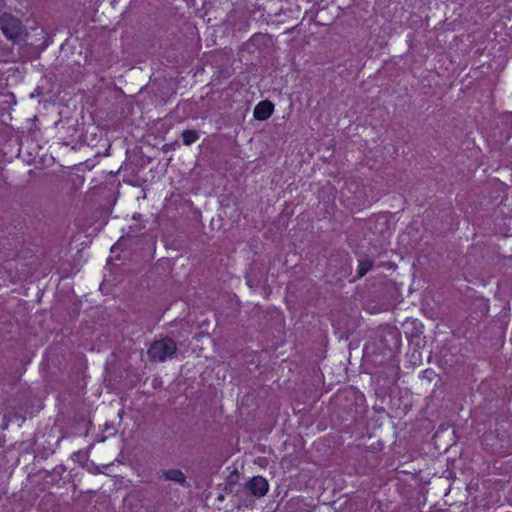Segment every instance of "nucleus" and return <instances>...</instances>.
Segmentation results:
<instances>
[{
	"mask_svg": "<svg viewBox=\"0 0 512 512\" xmlns=\"http://www.w3.org/2000/svg\"><path fill=\"white\" fill-rule=\"evenodd\" d=\"M0 29L14 43H19L26 37V31L21 21L8 13L0 16Z\"/></svg>",
	"mask_w": 512,
	"mask_h": 512,
	"instance_id": "nucleus-1",
	"label": "nucleus"
},
{
	"mask_svg": "<svg viewBox=\"0 0 512 512\" xmlns=\"http://www.w3.org/2000/svg\"><path fill=\"white\" fill-rule=\"evenodd\" d=\"M176 352V344L172 339L155 341L148 349V356L152 361L164 362Z\"/></svg>",
	"mask_w": 512,
	"mask_h": 512,
	"instance_id": "nucleus-2",
	"label": "nucleus"
},
{
	"mask_svg": "<svg viewBox=\"0 0 512 512\" xmlns=\"http://www.w3.org/2000/svg\"><path fill=\"white\" fill-rule=\"evenodd\" d=\"M268 487V482L261 476L253 477L248 483L249 490L257 497L264 496L268 491Z\"/></svg>",
	"mask_w": 512,
	"mask_h": 512,
	"instance_id": "nucleus-3",
	"label": "nucleus"
},
{
	"mask_svg": "<svg viewBox=\"0 0 512 512\" xmlns=\"http://www.w3.org/2000/svg\"><path fill=\"white\" fill-rule=\"evenodd\" d=\"M274 106L270 101H261L254 108V118L259 121L267 120L273 113Z\"/></svg>",
	"mask_w": 512,
	"mask_h": 512,
	"instance_id": "nucleus-4",
	"label": "nucleus"
},
{
	"mask_svg": "<svg viewBox=\"0 0 512 512\" xmlns=\"http://www.w3.org/2000/svg\"><path fill=\"white\" fill-rule=\"evenodd\" d=\"M164 476L167 480H172L175 482L182 483L185 481V476L180 470H168L164 473Z\"/></svg>",
	"mask_w": 512,
	"mask_h": 512,
	"instance_id": "nucleus-5",
	"label": "nucleus"
},
{
	"mask_svg": "<svg viewBox=\"0 0 512 512\" xmlns=\"http://www.w3.org/2000/svg\"><path fill=\"white\" fill-rule=\"evenodd\" d=\"M199 138V135L196 131L193 130H185L182 133V141L185 145H191L196 142Z\"/></svg>",
	"mask_w": 512,
	"mask_h": 512,
	"instance_id": "nucleus-6",
	"label": "nucleus"
},
{
	"mask_svg": "<svg viewBox=\"0 0 512 512\" xmlns=\"http://www.w3.org/2000/svg\"><path fill=\"white\" fill-rule=\"evenodd\" d=\"M371 267H372V263L370 260H368V259L361 260L359 262V267H358L359 268V272H358L359 276L360 277L364 276L371 269Z\"/></svg>",
	"mask_w": 512,
	"mask_h": 512,
	"instance_id": "nucleus-7",
	"label": "nucleus"
}]
</instances>
